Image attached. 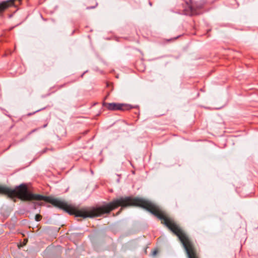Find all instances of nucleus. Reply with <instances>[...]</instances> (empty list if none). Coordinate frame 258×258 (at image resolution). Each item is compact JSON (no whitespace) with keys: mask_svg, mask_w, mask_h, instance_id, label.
Instances as JSON below:
<instances>
[{"mask_svg":"<svg viewBox=\"0 0 258 258\" xmlns=\"http://www.w3.org/2000/svg\"><path fill=\"white\" fill-rule=\"evenodd\" d=\"M0 193L7 195L11 198L18 197L22 201L43 200L63 210L70 215H75L76 217H81L83 218L97 217L103 214L108 213L119 206L122 207V198H120L97 208H83L79 210L71 205L68 204L63 201L31 194L29 192L25 184H21L14 189L6 186H0Z\"/></svg>","mask_w":258,"mask_h":258,"instance_id":"obj_1","label":"nucleus"},{"mask_svg":"<svg viewBox=\"0 0 258 258\" xmlns=\"http://www.w3.org/2000/svg\"><path fill=\"white\" fill-rule=\"evenodd\" d=\"M168 229L178 237L185 250L187 258H200L194 242L182 228Z\"/></svg>","mask_w":258,"mask_h":258,"instance_id":"obj_2","label":"nucleus"},{"mask_svg":"<svg viewBox=\"0 0 258 258\" xmlns=\"http://www.w3.org/2000/svg\"><path fill=\"white\" fill-rule=\"evenodd\" d=\"M103 106L109 110H128L131 109L132 107L128 104L118 103H107L104 102Z\"/></svg>","mask_w":258,"mask_h":258,"instance_id":"obj_3","label":"nucleus"},{"mask_svg":"<svg viewBox=\"0 0 258 258\" xmlns=\"http://www.w3.org/2000/svg\"><path fill=\"white\" fill-rule=\"evenodd\" d=\"M21 0H8L0 3V14L3 13L6 9L12 6H17L19 4Z\"/></svg>","mask_w":258,"mask_h":258,"instance_id":"obj_4","label":"nucleus"},{"mask_svg":"<svg viewBox=\"0 0 258 258\" xmlns=\"http://www.w3.org/2000/svg\"><path fill=\"white\" fill-rule=\"evenodd\" d=\"M189 9H190V13H186V14L194 15H197L198 14L196 12V11L195 10L194 7L192 6L190 7Z\"/></svg>","mask_w":258,"mask_h":258,"instance_id":"obj_5","label":"nucleus"},{"mask_svg":"<svg viewBox=\"0 0 258 258\" xmlns=\"http://www.w3.org/2000/svg\"><path fill=\"white\" fill-rule=\"evenodd\" d=\"M41 218L42 217L40 215L37 214L35 216V220L37 221H39L41 220Z\"/></svg>","mask_w":258,"mask_h":258,"instance_id":"obj_6","label":"nucleus"},{"mask_svg":"<svg viewBox=\"0 0 258 258\" xmlns=\"http://www.w3.org/2000/svg\"><path fill=\"white\" fill-rule=\"evenodd\" d=\"M157 251L156 250H154L153 252V255H155L157 253Z\"/></svg>","mask_w":258,"mask_h":258,"instance_id":"obj_7","label":"nucleus"},{"mask_svg":"<svg viewBox=\"0 0 258 258\" xmlns=\"http://www.w3.org/2000/svg\"><path fill=\"white\" fill-rule=\"evenodd\" d=\"M36 130V129H34V130H32V131L31 132L30 134H31V133H32L34 132Z\"/></svg>","mask_w":258,"mask_h":258,"instance_id":"obj_8","label":"nucleus"},{"mask_svg":"<svg viewBox=\"0 0 258 258\" xmlns=\"http://www.w3.org/2000/svg\"><path fill=\"white\" fill-rule=\"evenodd\" d=\"M34 113H35V112L32 113H29V114H28V115H32V114H33Z\"/></svg>","mask_w":258,"mask_h":258,"instance_id":"obj_9","label":"nucleus"},{"mask_svg":"<svg viewBox=\"0 0 258 258\" xmlns=\"http://www.w3.org/2000/svg\"><path fill=\"white\" fill-rule=\"evenodd\" d=\"M46 126H47V124H46L44 125L43 127H45Z\"/></svg>","mask_w":258,"mask_h":258,"instance_id":"obj_10","label":"nucleus"}]
</instances>
